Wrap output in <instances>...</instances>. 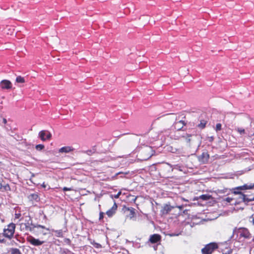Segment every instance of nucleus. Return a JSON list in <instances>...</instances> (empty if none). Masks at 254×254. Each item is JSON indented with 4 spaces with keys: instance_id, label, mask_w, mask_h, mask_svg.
<instances>
[{
    "instance_id": "f257e3e1",
    "label": "nucleus",
    "mask_w": 254,
    "mask_h": 254,
    "mask_svg": "<svg viewBox=\"0 0 254 254\" xmlns=\"http://www.w3.org/2000/svg\"><path fill=\"white\" fill-rule=\"evenodd\" d=\"M154 151L153 148L150 146H144L141 147L139 155L140 156V159L142 160H147L149 159L154 153Z\"/></svg>"
},
{
    "instance_id": "f03ea898",
    "label": "nucleus",
    "mask_w": 254,
    "mask_h": 254,
    "mask_svg": "<svg viewBox=\"0 0 254 254\" xmlns=\"http://www.w3.org/2000/svg\"><path fill=\"white\" fill-rule=\"evenodd\" d=\"M15 225L13 223H10L7 226L6 229H4L3 231V235L5 237L8 238L12 237L15 231Z\"/></svg>"
},
{
    "instance_id": "7ed1b4c3",
    "label": "nucleus",
    "mask_w": 254,
    "mask_h": 254,
    "mask_svg": "<svg viewBox=\"0 0 254 254\" xmlns=\"http://www.w3.org/2000/svg\"><path fill=\"white\" fill-rule=\"evenodd\" d=\"M218 247L217 244L211 243L201 250L202 254H211L212 252Z\"/></svg>"
},
{
    "instance_id": "20e7f679",
    "label": "nucleus",
    "mask_w": 254,
    "mask_h": 254,
    "mask_svg": "<svg viewBox=\"0 0 254 254\" xmlns=\"http://www.w3.org/2000/svg\"><path fill=\"white\" fill-rule=\"evenodd\" d=\"M27 241L31 245L34 246H39L42 245L44 242L40 241L39 239H35L31 236H29L27 238Z\"/></svg>"
},
{
    "instance_id": "39448f33",
    "label": "nucleus",
    "mask_w": 254,
    "mask_h": 254,
    "mask_svg": "<svg viewBox=\"0 0 254 254\" xmlns=\"http://www.w3.org/2000/svg\"><path fill=\"white\" fill-rule=\"evenodd\" d=\"M186 125L185 122L183 120L178 121L177 119L173 125L174 128L178 131L180 130L184 126Z\"/></svg>"
},
{
    "instance_id": "423d86ee",
    "label": "nucleus",
    "mask_w": 254,
    "mask_h": 254,
    "mask_svg": "<svg viewBox=\"0 0 254 254\" xmlns=\"http://www.w3.org/2000/svg\"><path fill=\"white\" fill-rule=\"evenodd\" d=\"M39 136L42 140L45 141L47 139H50L52 135L51 133L48 131L42 130L39 132Z\"/></svg>"
},
{
    "instance_id": "0eeeda50",
    "label": "nucleus",
    "mask_w": 254,
    "mask_h": 254,
    "mask_svg": "<svg viewBox=\"0 0 254 254\" xmlns=\"http://www.w3.org/2000/svg\"><path fill=\"white\" fill-rule=\"evenodd\" d=\"M0 86L3 89H10L12 88V84L8 80H2L0 83Z\"/></svg>"
},
{
    "instance_id": "6e6552de",
    "label": "nucleus",
    "mask_w": 254,
    "mask_h": 254,
    "mask_svg": "<svg viewBox=\"0 0 254 254\" xmlns=\"http://www.w3.org/2000/svg\"><path fill=\"white\" fill-rule=\"evenodd\" d=\"M161 240V236L159 234H153L150 236L149 241L152 244L157 243Z\"/></svg>"
},
{
    "instance_id": "1a4fd4ad",
    "label": "nucleus",
    "mask_w": 254,
    "mask_h": 254,
    "mask_svg": "<svg viewBox=\"0 0 254 254\" xmlns=\"http://www.w3.org/2000/svg\"><path fill=\"white\" fill-rule=\"evenodd\" d=\"M209 158V155L207 152H203L200 156V160L203 162H207Z\"/></svg>"
},
{
    "instance_id": "9d476101",
    "label": "nucleus",
    "mask_w": 254,
    "mask_h": 254,
    "mask_svg": "<svg viewBox=\"0 0 254 254\" xmlns=\"http://www.w3.org/2000/svg\"><path fill=\"white\" fill-rule=\"evenodd\" d=\"M73 150V148L70 146H64L59 149V152L68 153Z\"/></svg>"
},
{
    "instance_id": "9b49d317",
    "label": "nucleus",
    "mask_w": 254,
    "mask_h": 254,
    "mask_svg": "<svg viewBox=\"0 0 254 254\" xmlns=\"http://www.w3.org/2000/svg\"><path fill=\"white\" fill-rule=\"evenodd\" d=\"M254 188V184H251L250 185L245 184L243 186L237 187V188H236V189L240 190H244L251 189Z\"/></svg>"
},
{
    "instance_id": "f8f14e48",
    "label": "nucleus",
    "mask_w": 254,
    "mask_h": 254,
    "mask_svg": "<svg viewBox=\"0 0 254 254\" xmlns=\"http://www.w3.org/2000/svg\"><path fill=\"white\" fill-rule=\"evenodd\" d=\"M96 151V146H94L90 149L87 150L86 151H82V152L83 153H86L87 155L90 156L92 154H94Z\"/></svg>"
},
{
    "instance_id": "ddd939ff",
    "label": "nucleus",
    "mask_w": 254,
    "mask_h": 254,
    "mask_svg": "<svg viewBox=\"0 0 254 254\" xmlns=\"http://www.w3.org/2000/svg\"><path fill=\"white\" fill-rule=\"evenodd\" d=\"M174 208V206H172L170 205L166 204L163 207V213L164 214H167L169 212H170L172 210V209Z\"/></svg>"
},
{
    "instance_id": "4468645a",
    "label": "nucleus",
    "mask_w": 254,
    "mask_h": 254,
    "mask_svg": "<svg viewBox=\"0 0 254 254\" xmlns=\"http://www.w3.org/2000/svg\"><path fill=\"white\" fill-rule=\"evenodd\" d=\"M240 199H241V201H243V202H245L246 205H248V202L252 201L251 199L247 198L244 194H242V195H240Z\"/></svg>"
},
{
    "instance_id": "2eb2a0df",
    "label": "nucleus",
    "mask_w": 254,
    "mask_h": 254,
    "mask_svg": "<svg viewBox=\"0 0 254 254\" xmlns=\"http://www.w3.org/2000/svg\"><path fill=\"white\" fill-rule=\"evenodd\" d=\"M53 232L55 233V235L58 237H63V231L62 230H52Z\"/></svg>"
},
{
    "instance_id": "dca6fc26",
    "label": "nucleus",
    "mask_w": 254,
    "mask_h": 254,
    "mask_svg": "<svg viewBox=\"0 0 254 254\" xmlns=\"http://www.w3.org/2000/svg\"><path fill=\"white\" fill-rule=\"evenodd\" d=\"M127 209L129 211V214L128 216L130 218H132L135 215V209L132 207H128L127 208Z\"/></svg>"
},
{
    "instance_id": "f3484780",
    "label": "nucleus",
    "mask_w": 254,
    "mask_h": 254,
    "mask_svg": "<svg viewBox=\"0 0 254 254\" xmlns=\"http://www.w3.org/2000/svg\"><path fill=\"white\" fill-rule=\"evenodd\" d=\"M60 254H74L72 252L67 249H61Z\"/></svg>"
},
{
    "instance_id": "a211bd4d",
    "label": "nucleus",
    "mask_w": 254,
    "mask_h": 254,
    "mask_svg": "<svg viewBox=\"0 0 254 254\" xmlns=\"http://www.w3.org/2000/svg\"><path fill=\"white\" fill-rule=\"evenodd\" d=\"M16 82L19 83H23L25 82V78L21 76H18L16 78Z\"/></svg>"
},
{
    "instance_id": "6ab92c4d",
    "label": "nucleus",
    "mask_w": 254,
    "mask_h": 254,
    "mask_svg": "<svg viewBox=\"0 0 254 254\" xmlns=\"http://www.w3.org/2000/svg\"><path fill=\"white\" fill-rule=\"evenodd\" d=\"M38 195L36 193H32V194H31L29 196V198L30 199V200H35L36 201H37L38 199Z\"/></svg>"
},
{
    "instance_id": "aec40b11",
    "label": "nucleus",
    "mask_w": 254,
    "mask_h": 254,
    "mask_svg": "<svg viewBox=\"0 0 254 254\" xmlns=\"http://www.w3.org/2000/svg\"><path fill=\"white\" fill-rule=\"evenodd\" d=\"M207 122L204 120H201L200 124L197 125V127L200 128H203L205 127Z\"/></svg>"
},
{
    "instance_id": "412c9836",
    "label": "nucleus",
    "mask_w": 254,
    "mask_h": 254,
    "mask_svg": "<svg viewBox=\"0 0 254 254\" xmlns=\"http://www.w3.org/2000/svg\"><path fill=\"white\" fill-rule=\"evenodd\" d=\"M29 220L31 221V226H29L27 227V228L26 229V231H33L35 228H36V227H34V224H33L32 223V220L30 218H29Z\"/></svg>"
},
{
    "instance_id": "4be33fe9",
    "label": "nucleus",
    "mask_w": 254,
    "mask_h": 254,
    "mask_svg": "<svg viewBox=\"0 0 254 254\" xmlns=\"http://www.w3.org/2000/svg\"><path fill=\"white\" fill-rule=\"evenodd\" d=\"M211 198V196L208 194H202L200 196V198L204 200H209Z\"/></svg>"
},
{
    "instance_id": "5701e85b",
    "label": "nucleus",
    "mask_w": 254,
    "mask_h": 254,
    "mask_svg": "<svg viewBox=\"0 0 254 254\" xmlns=\"http://www.w3.org/2000/svg\"><path fill=\"white\" fill-rule=\"evenodd\" d=\"M11 254H22L20 250L17 248H12L11 250Z\"/></svg>"
},
{
    "instance_id": "b1692460",
    "label": "nucleus",
    "mask_w": 254,
    "mask_h": 254,
    "mask_svg": "<svg viewBox=\"0 0 254 254\" xmlns=\"http://www.w3.org/2000/svg\"><path fill=\"white\" fill-rule=\"evenodd\" d=\"M191 136L190 134H185V135H182V137L184 138L186 141L188 142H190V137Z\"/></svg>"
},
{
    "instance_id": "393cba45",
    "label": "nucleus",
    "mask_w": 254,
    "mask_h": 254,
    "mask_svg": "<svg viewBox=\"0 0 254 254\" xmlns=\"http://www.w3.org/2000/svg\"><path fill=\"white\" fill-rule=\"evenodd\" d=\"M115 212L116 211H114L111 208L106 212V214L109 217H112L115 213Z\"/></svg>"
},
{
    "instance_id": "a878e982",
    "label": "nucleus",
    "mask_w": 254,
    "mask_h": 254,
    "mask_svg": "<svg viewBox=\"0 0 254 254\" xmlns=\"http://www.w3.org/2000/svg\"><path fill=\"white\" fill-rule=\"evenodd\" d=\"M30 220H29L27 223H22L21 224V227L24 226L25 228V230L27 228V227L31 226V222H29Z\"/></svg>"
},
{
    "instance_id": "bb28decb",
    "label": "nucleus",
    "mask_w": 254,
    "mask_h": 254,
    "mask_svg": "<svg viewBox=\"0 0 254 254\" xmlns=\"http://www.w3.org/2000/svg\"><path fill=\"white\" fill-rule=\"evenodd\" d=\"M35 148L37 150L40 151L44 148V145L43 144H38L36 145Z\"/></svg>"
},
{
    "instance_id": "cd10ccee",
    "label": "nucleus",
    "mask_w": 254,
    "mask_h": 254,
    "mask_svg": "<svg viewBox=\"0 0 254 254\" xmlns=\"http://www.w3.org/2000/svg\"><path fill=\"white\" fill-rule=\"evenodd\" d=\"M233 190H234L233 193L234 194H240V195H242V194H243L241 191H239V190H240L236 189V188H234Z\"/></svg>"
},
{
    "instance_id": "c85d7f7f",
    "label": "nucleus",
    "mask_w": 254,
    "mask_h": 254,
    "mask_svg": "<svg viewBox=\"0 0 254 254\" xmlns=\"http://www.w3.org/2000/svg\"><path fill=\"white\" fill-rule=\"evenodd\" d=\"M215 129L217 131L220 130L221 129V124L220 123L217 124Z\"/></svg>"
},
{
    "instance_id": "c756f323",
    "label": "nucleus",
    "mask_w": 254,
    "mask_h": 254,
    "mask_svg": "<svg viewBox=\"0 0 254 254\" xmlns=\"http://www.w3.org/2000/svg\"><path fill=\"white\" fill-rule=\"evenodd\" d=\"M241 202H243V201H241V199H240V196H239V198L235 202L234 205H236L237 204H239Z\"/></svg>"
},
{
    "instance_id": "7c9ffc66",
    "label": "nucleus",
    "mask_w": 254,
    "mask_h": 254,
    "mask_svg": "<svg viewBox=\"0 0 254 254\" xmlns=\"http://www.w3.org/2000/svg\"><path fill=\"white\" fill-rule=\"evenodd\" d=\"M64 242L66 244H67L68 245H71V241L68 238H65L64 239Z\"/></svg>"
},
{
    "instance_id": "2f4dec72",
    "label": "nucleus",
    "mask_w": 254,
    "mask_h": 254,
    "mask_svg": "<svg viewBox=\"0 0 254 254\" xmlns=\"http://www.w3.org/2000/svg\"><path fill=\"white\" fill-rule=\"evenodd\" d=\"M34 227H36V228H43V229H45L47 230H49V229L48 228H46L44 226L41 225H34Z\"/></svg>"
},
{
    "instance_id": "473e14b6",
    "label": "nucleus",
    "mask_w": 254,
    "mask_h": 254,
    "mask_svg": "<svg viewBox=\"0 0 254 254\" xmlns=\"http://www.w3.org/2000/svg\"><path fill=\"white\" fill-rule=\"evenodd\" d=\"M237 131L240 133V134H243V133H244L245 132V130L243 128H238V129H237Z\"/></svg>"
},
{
    "instance_id": "72a5a7b5",
    "label": "nucleus",
    "mask_w": 254,
    "mask_h": 254,
    "mask_svg": "<svg viewBox=\"0 0 254 254\" xmlns=\"http://www.w3.org/2000/svg\"><path fill=\"white\" fill-rule=\"evenodd\" d=\"M218 191L220 193H225L227 192V189L219 190Z\"/></svg>"
},
{
    "instance_id": "f704fd0d",
    "label": "nucleus",
    "mask_w": 254,
    "mask_h": 254,
    "mask_svg": "<svg viewBox=\"0 0 254 254\" xmlns=\"http://www.w3.org/2000/svg\"><path fill=\"white\" fill-rule=\"evenodd\" d=\"M111 209L114 211H116L117 209V205L115 202H114V204L113 206L112 207Z\"/></svg>"
},
{
    "instance_id": "c9c22d12",
    "label": "nucleus",
    "mask_w": 254,
    "mask_h": 254,
    "mask_svg": "<svg viewBox=\"0 0 254 254\" xmlns=\"http://www.w3.org/2000/svg\"><path fill=\"white\" fill-rule=\"evenodd\" d=\"M121 191H119L117 194L114 195V197L115 198H118L121 195Z\"/></svg>"
},
{
    "instance_id": "e433bc0d",
    "label": "nucleus",
    "mask_w": 254,
    "mask_h": 254,
    "mask_svg": "<svg viewBox=\"0 0 254 254\" xmlns=\"http://www.w3.org/2000/svg\"><path fill=\"white\" fill-rule=\"evenodd\" d=\"M233 199L230 197L226 198L224 200L227 201V202H230Z\"/></svg>"
},
{
    "instance_id": "4c0bfd02",
    "label": "nucleus",
    "mask_w": 254,
    "mask_h": 254,
    "mask_svg": "<svg viewBox=\"0 0 254 254\" xmlns=\"http://www.w3.org/2000/svg\"><path fill=\"white\" fill-rule=\"evenodd\" d=\"M104 217V213L101 212L99 214V220H101Z\"/></svg>"
},
{
    "instance_id": "58836bf2",
    "label": "nucleus",
    "mask_w": 254,
    "mask_h": 254,
    "mask_svg": "<svg viewBox=\"0 0 254 254\" xmlns=\"http://www.w3.org/2000/svg\"><path fill=\"white\" fill-rule=\"evenodd\" d=\"M4 189H5V190H10V187H9V186L8 184H7L6 185H5V186L4 187Z\"/></svg>"
},
{
    "instance_id": "ea45409f",
    "label": "nucleus",
    "mask_w": 254,
    "mask_h": 254,
    "mask_svg": "<svg viewBox=\"0 0 254 254\" xmlns=\"http://www.w3.org/2000/svg\"><path fill=\"white\" fill-rule=\"evenodd\" d=\"M95 247L96 248H101V246L100 244H98V243H95Z\"/></svg>"
},
{
    "instance_id": "a19ab883",
    "label": "nucleus",
    "mask_w": 254,
    "mask_h": 254,
    "mask_svg": "<svg viewBox=\"0 0 254 254\" xmlns=\"http://www.w3.org/2000/svg\"><path fill=\"white\" fill-rule=\"evenodd\" d=\"M71 189L70 188H66V187H64L63 188V190L64 191H67V190H70Z\"/></svg>"
},
{
    "instance_id": "79ce46f5",
    "label": "nucleus",
    "mask_w": 254,
    "mask_h": 254,
    "mask_svg": "<svg viewBox=\"0 0 254 254\" xmlns=\"http://www.w3.org/2000/svg\"><path fill=\"white\" fill-rule=\"evenodd\" d=\"M232 252V250H229L228 252H227L225 253H223V254H231Z\"/></svg>"
},
{
    "instance_id": "37998d69",
    "label": "nucleus",
    "mask_w": 254,
    "mask_h": 254,
    "mask_svg": "<svg viewBox=\"0 0 254 254\" xmlns=\"http://www.w3.org/2000/svg\"><path fill=\"white\" fill-rule=\"evenodd\" d=\"M20 215L21 214L20 213L15 214V218H18Z\"/></svg>"
},
{
    "instance_id": "c03bdc74",
    "label": "nucleus",
    "mask_w": 254,
    "mask_h": 254,
    "mask_svg": "<svg viewBox=\"0 0 254 254\" xmlns=\"http://www.w3.org/2000/svg\"><path fill=\"white\" fill-rule=\"evenodd\" d=\"M2 122H3V123L4 124H5L6 123V122H7L6 120L5 119H4V118H3V120H2Z\"/></svg>"
},
{
    "instance_id": "a18cd8bd",
    "label": "nucleus",
    "mask_w": 254,
    "mask_h": 254,
    "mask_svg": "<svg viewBox=\"0 0 254 254\" xmlns=\"http://www.w3.org/2000/svg\"><path fill=\"white\" fill-rule=\"evenodd\" d=\"M178 207L181 209L183 208V206H179Z\"/></svg>"
},
{
    "instance_id": "49530a36",
    "label": "nucleus",
    "mask_w": 254,
    "mask_h": 254,
    "mask_svg": "<svg viewBox=\"0 0 254 254\" xmlns=\"http://www.w3.org/2000/svg\"><path fill=\"white\" fill-rule=\"evenodd\" d=\"M252 222H253V224L254 225V217L253 219Z\"/></svg>"
},
{
    "instance_id": "de8ad7c7",
    "label": "nucleus",
    "mask_w": 254,
    "mask_h": 254,
    "mask_svg": "<svg viewBox=\"0 0 254 254\" xmlns=\"http://www.w3.org/2000/svg\"><path fill=\"white\" fill-rule=\"evenodd\" d=\"M193 225H194V223H193V224H192V225H191V224H190V227H192L193 226Z\"/></svg>"
},
{
    "instance_id": "09e8293b",
    "label": "nucleus",
    "mask_w": 254,
    "mask_h": 254,
    "mask_svg": "<svg viewBox=\"0 0 254 254\" xmlns=\"http://www.w3.org/2000/svg\"><path fill=\"white\" fill-rule=\"evenodd\" d=\"M251 199L252 201H254V197Z\"/></svg>"
},
{
    "instance_id": "8fccbe9b",
    "label": "nucleus",
    "mask_w": 254,
    "mask_h": 254,
    "mask_svg": "<svg viewBox=\"0 0 254 254\" xmlns=\"http://www.w3.org/2000/svg\"><path fill=\"white\" fill-rule=\"evenodd\" d=\"M244 236L245 237H246V238H248V235H244Z\"/></svg>"
},
{
    "instance_id": "3c124183",
    "label": "nucleus",
    "mask_w": 254,
    "mask_h": 254,
    "mask_svg": "<svg viewBox=\"0 0 254 254\" xmlns=\"http://www.w3.org/2000/svg\"><path fill=\"white\" fill-rule=\"evenodd\" d=\"M239 209H241V210H243L244 209V207H240Z\"/></svg>"
},
{
    "instance_id": "603ef678",
    "label": "nucleus",
    "mask_w": 254,
    "mask_h": 254,
    "mask_svg": "<svg viewBox=\"0 0 254 254\" xmlns=\"http://www.w3.org/2000/svg\"><path fill=\"white\" fill-rule=\"evenodd\" d=\"M167 164L169 166H171V167L172 166L170 164H169V163H167Z\"/></svg>"
},
{
    "instance_id": "864d4df0",
    "label": "nucleus",
    "mask_w": 254,
    "mask_h": 254,
    "mask_svg": "<svg viewBox=\"0 0 254 254\" xmlns=\"http://www.w3.org/2000/svg\"><path fill=\"white\" fill-rule=\"evenodd\" d=\"M179 137L177 136V138H176L175 139H179Z\"/></svg>"
},
{
    "instance_id": "5fc2aeb1",
    "label": "nucleus",
    "mask_w": 254,
    "mask_h": 254,
    "mask_svg": "<svg viewBox=\"0 0 254 254\" xmlns=\"http://www.w3.org/2000/svg\"><path fill=\"white\" fill-rule=\"evenodd\" d=\"M253 135L254 136V133H253Z\"/></svg>"
}]
</instances>
